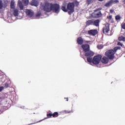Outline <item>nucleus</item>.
I'll use <instances>...</instances> for the list:
<instances>
[{"mask_svg":"<svg viewBox=\"0 0 125 125\" xmlns=\"http://www.w3.org/2000/svg\"><path fill=\"white\" fill-rule=\"evenodd\" d=\"M25 12L26 15H27V16H28L29 17H33V16H34V13L31 10L26 9Z\"/></svg>","mask_w":125,"mask_h":125,"instance_id":"9d476101","label":"nucleus"},{"mask_svg":"<svg viewBox=\"0 0 125 125\" xmlns=\"http://www.w3.org/2000/svg\"><path fill=\"white\" fill-rule=\"evenodd\" d=\"M42 15V13L39 12L36 15V17H40Z\"/></svg>","mask_w":125,"mask_h":125,"instance_id":"c85d7f7f","label":"nucleus"},{"mask_svg":"<svg viewBox=\"0 0 125 125\" xmlns=\"http://www.w3.org/2000/svg\"><path fill=\"white\" fill-rule=\"evenodd\" d=\"M3 7V5L2 4V1L0 0V9H2Z\"/></svg>","mask_w":125,"mask_h":125,"instance_id":"a878e982","label":"nucleus"},{"mask_svg":"<svg viewBox=\"0 0 125 125\" xmlns=\"http://www.w3.org/2000/svg\"><path fill=\"white\" fill-rule=\"evenodd\" d=\"M112 1L110 0L104 4V6H105V7H110V6H112Z\"/></svg>","mask_w":125,"mask_h":125,"instance_id":"dca6fc26","label":"nucleus"},{"mask_svg":"<svg viewBox=\"0 0 125 125\" xmlns=\"http://www.w3.org/2000/svg\"><path fill=\"white\" fill-rule=\"evenodd\" d=\"M104 0H98L99 1H103Z\"/></svg>","mask_w":125,"mask_h":125,"instance_id":"58836bf2","label":"nucleus"},{"mask_svg":"<svg viewBox=\"0 0 125 125\" xmlns=\"http://www.w3.org/2000/svg\"><path fill=\"white\" fill-rule=\"evenodd\" d=\"M62 10V11H63L64 12H68V7H67V6L66 5V4H63L62 6V8H61Z\"/></svg>","mask_w":125,"mask_h":125,"instance_id":"ddd939ff","label":"nucleus"},{"mask_svg":"<svg viewBox=\"0 0 125 125\" xmlns=\"http://www.w3.org/2000/svg\"><path fill=\"white\" fill-rule=\"evenodd\" d=\"M117 44L118 45H121V46H123L124 45L123 44V43H121V42H118Z\"/></svg>","mask_w":125,"mask_h":125,"instance_id":"72a5a7b5","label":"nucleus"},{"mask_svg":"<svg viewBox=\"0 0 125 125\" xmlns=\"http://www.w3.org/2000/svg\"><path fill=\"white\" fill-rule=\"evenodd\" d=\"M10 8L11 9H15V4L13 1H11Z\"/></svg>","mask_w":125,"mask_h":125,"instance_id":"aec40b11","label":"nucleus"},{"mask_svg":"<svg viewBox=\"0 0 125 125\" xmlns=\"http://www.w3.org/2000/svg\"><path fill=\"white\" fill-rule=\"evenodd\" d=\"M83 51L85 53L84 56L87 57L88 56H93L94 52L90 50V46L88 44H83L81 45Z\"/></svg>","mask_w":125,"mask_h":125,"instance_id":"7ed1b4c3","label":"nucleus"},{"mask_svg":"<svg viewBox=\"0 0 125 125\" xmlns=\"http://www.w3.org/2000/svg\"><path fill=\"white\" fill-rule=\"evenodd\" d=\"M124 4H125V0H124L123 1Z\"/></svg>","mask_w":125,"mask_h":125,"instance_id":"ea45409f","label":"nucleus"},{"mask_svg":"<svg viewBox=\"0 0 125 125\" xmlns=\"http://www.w3.org/2000/svg\"><path fill=\"white\" fill-rule=\"evenodd\" d=\"M109 25V24L107 23L105 24V27L103 28L102 32L104 34H105V32L106 34L109 33V31H110Z\"/></svg>","mask_w":125,"mask_h":125,"instance_id":"0eeeda50","label":"nucleus"},{"mask_svg":"<svg viewBox=\"0 0 125 125\" xmlns=\"http://www.w3.org/2000/svg\"><path fill=\"white\" fill-rule=\"evenodd\" d=\"M115 20L117 21L121 20V16L117 15L115 16Z\"/></svg>","mask_w":125,"mask_h":125,"instance_id":"b1692460","label":"nucleus"},{"mask_svg":"<svg viewBox=\"0 0 125 125\" xmlns=\"http://www.w3.org/2000/svg\"><path fill=\"white\" fill-rule=\"evenodd\" d=\"M90 42V41H85V43H89Z\"/></svg>","mask_w":125,"mask_h":125,"instance_id":"e433bc0d","label":"nucleus"},{"mask_svg":"<svg viewBox=\"0 0 125 125\" xmlns=\"http://www.w3.org/2000/svg\"><path fill=\"white\" fill-rule=\"evenodd\" d=\"M13 15L15 17H17L19 15V10L18 9H13Z\"/></svg>","mask_w":125,"mask_h":125,"instance_id":"4468645a","label":"nucleus"},{"mask_svg":"<svg viewBox=\"0 0 125 125\" xmlns=\"http://www.w3.org/2000/svg\"><path fill=\"white\" fill-rule=\"evenodd\" d=\"M8 86H9V85L8 84V83H5V84H4V87H5V88H7Z\"/></svg>","mask_w":125,"mask_h":125,"instance_id":"7c9ffc66","label":"nucleus"},{"mask_svg":"<svg viewBox=\"0 0 125 125\" xmlns=\"http://www.w3.org/2000/svg\"><path fill=\"white\" fill-rule=\"evenodd\" d=\"M47 117L48 118H51L52 117V113H48V114H47Z\"/></svg>","mask_w":125,"mask_h":125,"instance_id":"cd10ccee","label":"nucleus"},{"mask_svg":"<svg viewBox=\"0 0 125 125\" xmlns=\"http://www.w3.org/2000/svg\"><path fill=\"white\" fill-rule=\"evenodd\" d=\"M110 13H114V10H113V9H110Z\"/></svg>","mask_w":125,"mask_h":125,"instance_id":"c9c22d12","label":"nucleus"},{"mask_svg":"<svg viewBox=\"0 0 125 125\" xmlns=\"http://www.w3.org/2000/svg\"><path fill=\"white\" fill-rule=\"evenodd\" d=\"M18 4H19V7L20 10H23V9H24V6H23V4H22V2L20 1V2H19Z\"/></svg>","mask_w":125,"mask_h":125,"instance_id":"f3484780","label":"nucleus"},{"mask_svg":"<svg viewBox=\"0 0 125 125\" xmlns=\"http://www.w3.org/2000/svg\"><path fill=\"white\" fill-rule=\"evenodd\" d=\"M3 88H4L3 86L0 87V91H2V90H3Z\"/></svg>","mask_w":125,"mask_h":125,"instance_id":"f704fd0d","label":"nucleus"},{"mask_svg":"<svg viewBox=\"0 0 125 125\" xmlns=\"http://www.w3.org/2000/svg\"><path fill=\"white\" fill-rule=\"evenodd\" d=\"M112 3H119V0H110Z\"/></svg>","mask_w":125,"mask_h":125,"instance_id":"393cba45","label":"nucleus"},{"mask_svg":"<svg viewBox=\"0 0 125 125\" xmlns=\"http://www.w3.org/2000/svg\"><path fill=\"white\" fill-rule=\"evenodd\" d=\"M77 42L78 44H80V45H83V39L82 38V37H79L77 39Z\"/></svg>","mask_w":125,"mask_h":125,"instance_id":"9b49d317","label":"nucleus"},{"mask_svg":"<svg viewBox=\"0 0 125 125\" xmlns=\"http://www.w3.org/2000/svg\"><path fill=\"white\" fill-rule=\"evenodd\" d=\"M97 47L99 49H102V48H103V45H98L97 46Z\"/></svg>","mask_w":125,"mask_h":125,"instance_id":"bb28decb","label":"nucleus"},{"mask_svg":"<svg viewBox=\"0 0 125 125\" xmlns=\"http://www.w3.org/2000/svg\"><path fill=\"white\" fill-rule=\"evenodd\" d=\"M92 56H88L87 58V61L88 62V63H92V60H93V59H92Z\"/></svg>","mask_w":125,"mask_h":125,"instance_id":"6ab92c4d","label":"nucleus"},{"mask_svg":"<svg viewBox=\"0 0 125 125\" xmlns=\"http://www.w3.org/2000/svg\"><path fill=\"white\" fill-rule=\"evenodd\" d=\"M52 114L53 118H57V117L59 116V113H58V112H55Z\"/></svg>","mask_w":125,"mask_h":125,"instance_id":"412c9836","label":"nucleus"},{"mask_svg":"<svg viewBox=\"0 0 125 125\" xmlns=\"http://www.w3.org/2000/svg\"><path fill=\"white\" fill-rule=\"evenodd\" d=\"M42 9L46 13L53 11L57 14L60 12V6L57 3L45 2L42 6Z\"/></svg>","mask_w":125,"mask_h":125,"instance_id":"f257e3e1","label":"nucleus"},{"mask_svg":"<svg viewBox=\"0 0 125 125\" xmlns=\"http://www.w3.org/2000/svg\"><path fill=\"white\" fill-rule=\"evenodd\" d=\"M121 27L122 29H124V30H125V23L124 22L122 23V24H121Z\"/></svg>","mask_w":125,"mask_h":125,"instance_id":"c756f323","label":"nucleus"},{"mask_svg":"<svg viewBox=\"0 0 125 125\" xmlns=\"http://www.w3.org/2000/svg\"><path fill=\"white\" fill-rule=\"evenodd\" d=\"M102 63H104V64H107L109 62V59L108 57H103L101 59Z\"/></svg>","mask_w":125,"mask_h":125,"instance_id":"f8f14e48","label":"nucleus"},{"mask_svg":"<svg viewBox=\"0 0 125 125\" xmlns=\"http://www.w3.org/2000/svg\"><path fill=\"white\" fill-rule=\"evenodd\" d=\"M65 99H66V101H68V98H65Z\"/></svg>","mask_w":125,"mask_h":125,"instance_id":"4c0bfd02","label":"nucleus"},{"mask_svg":"<svg viewBox=\"0 0 125 125\" xmlns=\"http://www.w3.org/2000/svg\"><path fill=\"white\" fill-rule=\"evenodd\" d=\"M67 9H68V13L69 15H71L73 12H75V3L74 2H69L67 4Z\"/></svg>","mask_w":125,"mask_h":125,"instance_id":"20e7f679","label":"nucleus"},{"mask_svg":"<svg viewBox=\"0 0 125 125\" xmlns=\"http://www.w3.org/2000/svg\"><path fill=\"white\" fill-rule=\"evenodd\" d=\"M91 2H92V0H87V3H88V4H90Z\"/></svg>","mask_w":125,"mask_h":125,"instance_id":"2f4dec72","label":"nucleus"},{"mask_svg":"<svg viewBox=\"0 0 125 125\" xmlns=\"http://www.w3.org/2000/svg\"><path fill=\"white\" fill-rule=\"evenodd\" d=\"M39 1L37 0H32L30 3V5H32V6H39Z\"/></svg>","mask_w":125,"mask_h":125,"instance_id":"1a4fd4ad","label":"nucleus"},{"mask_svg":"<svg viewBox=\"0 0 125 125\" xmlns=\"http://www.w3.org/2000/svg\"><path fill=\"white\" fill-rule=\"evenodd\" d=\"M34 124H35V123H34ZM33 123H32V124H28V125H33Z\"/></svg>","mask_w":125,"mask_h":125,"instance_id":"a19ab883","label":"nucleus"},{"mask_svg":"<svg viewBox=\"0 0 125 125\" xmlns=\"http://www.w3.org/2000/svg\"><path fill=\"white\" fill-rule=\"evenodd\" d=\"M102 59V55H98L95 56L92 60V63L94 65H98L100 63V61H101V59Z\"/></svg>","mask_w":125,"mask_h":125,"instance_id":"39448f33","label":"nucleus"},{"mask_svg":"<svg viewBox=\"0 0 125 125\" xmlns=\"http://www.w3.org/2000/svg\"><path fill=\"white\" fill-rule=\"evenodd\" d=\"M93 21L94 20H88L86 21V24L88 25V26L93 25Z\"/></svg>","mask_w":125,"mask_h":125,"instance_id":"a211bd4d","label":"nucleus"},{"mask_svg":"<svg viewBox=\"0 0 125 125\" xmlns=\"http://www.w3.org/2000/svg\"><path fill=\"white\" fill-rule=\"evenodd\" d=\"M121 49V47H115L113 49L107 50L105 53V55L109 59V60H113L115 59V53L117 52V50Z\"/></svg>","mask_w":125,"mask_h":125,"instance_id":"f03ea898","label":"nucleus"},{"mask_svg":"<svg viewBox=\"0 0 125 125\" xmlns=\"http://www.w3.org/2000/svg\"><path fill=\"white\" fill-rule=\"evenodd\" d=\"M100 23V20H96L93 21V24L94 26H96V27H99V23Z\"/></svg>","mask_w":125,"mask_h":125,"instance_id":"2eb2a0df","label":"nucleus"},{"mask_svg":"<svg viewBox=\"0 0 125 125\" xmlns=\"http://www.w3.org/2000/svg\"><path fill=\"white\" fill-rule=\"evenodd\" d=\"M91 16L93 18H100V17L102 16V13H101L100 9L98 8L94 10L92 13Z\"/></svg>","mask_w":125,"mask_h":125,"instance_id":"423d86ee","label":"nucleus"},{"mask_svg":"<svg viewBox=\"0 0 125 125\" xmlns=\"http://www.w3.org/2000/svg\"><path fill=\"white\" fill-rule=\"evenodd\" d=\"M107 18L109 19V20H112V16H107Z\"/></svg>","mask_w":125,"mask_h":125,"instance_id":"473e14b6","label":"nucleus"},{"mask_svg":"<svg viewBox=\"0 0 125 125\" xmlns=\"http://www.w3.org/2000/svg\"><path fill=\"white\" fill-rule=\"evenodd\" d=\"M88 33L90 36H96L98 34V31L96 29L90 30L88 31Z\"/></svg>","mask_w":125,"mask_h":125,"instance_id":"6e6552de","label":"nucleus"},{"mask_svg":"<svg viewBox=\"0 0 125 125\" xmlns=\"http://www.w3.org/2000/svg\"><path fill=\"white\" fill-rule=\"evenodd\" d=\"M22 2L24 5H28L29 4V0H22Z\"/></svg>","mask_w":125,"mask_h":125,"instance_id":"5701e85b","label":"nucleus"},{"mask_svg":"<svg viewBox=\"0 0 125 125\" xmlns=\"http://www.w3.org/2000/svg\"><path fill=\"white\" fill-rule=\"evenodd\" d=\"M118 40L120 42H125V37L124 36H120L119 37Z\"/></svg>","mask_w":125,"mask_h":125,"instance_id":"4be33fe9","label":"nucleus"}]
</instances>
